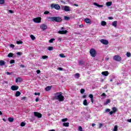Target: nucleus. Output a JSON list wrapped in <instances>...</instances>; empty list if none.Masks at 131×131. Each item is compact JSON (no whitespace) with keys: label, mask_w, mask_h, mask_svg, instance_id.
<instances>
[{"label":"nucleus","mask_w":131,"mask_h":131,"mask_svg":"<svg viewBox=\"0 0 131 131\" xmlns=\"http://www.w3.org/2000/svg\"><path fill=\"white\" fill-rule=\"evenodd\" d=\"M55 99L58 100L59 102L64 101V96L62 95V92H57L55 94Z\"/></svg>","instance_id":"obj_1"},{"label":"nucleus","mask_w":131,"mask_h":131,"mask_svg":"<svg viewBox=\"0 0 131 131\" xmlns=\"http://www.w3.org/2000/svg\"><path fill=\"white\" fill-rule=\"evenodd\" d=\"M47 19H49L51 22H62V18L59 17H47Z\"/></svg>","instance_id":"obj_2"},{"label":"nucleus","mask_w":131,"mask_h":131,"mask_svg":"<svg viewBox=\"0 0 131 131\" xmlns=\"http://www.w3.org/2000/svg\"><path fill=\"white\" fill-rule=\"evenodd\" d=\"M90 54L91 57H92L93 58H95V57H96V56L97 55V52L96 51V50H95V49L92 48L90 50Z\"/></svg>","instance_id":"obj_3"},{"label":"nucleus","mask_w":131,"mask_h":131,"mask_svg":"<svg viewBox=\"0 0 131 131\" xmlns=\"http://www.w3.org/2000/svg\"><path fill=\"white\" fill-rule=\"evenodd\" d=\"M51 9H55V10H60V5L56 4H52L51 5Z\"/></svg>","instance_id":"obj_4"},{"label":"nucleus","mask_w":131,"mask_h":131,"mask_svg":"<svg viewBox=\"0 0 131 131\" xmlns=\"http://www.w3.org/2000/svg\"><path fill=\"white\" fill-rule=\"evenodd\" d=\"M113 60L117 61V62H120V61L122 60V58H121V57L119 55H115L113 57Z\"/></svg>","instance_id":"obj_5"},{"label":"nucleus","mask_w":131,"mask_h":131,"mask_svg":"<svg viewBox=\"0 0 131 131\" xmlns=\"http://www.w3.org/2000/svg\"><path fill=\"white\" fill-rule=\"evenodd\" d=\"M33 20L34 22H35V23H40V22H41V17H38L36 18H34Z\"/></svg>","instance_id":"obj_6"},{"label":"nucleus","mask_w":131,"mask_h":131,"mask_svg":"<svg viewBox=\"0 0 131 131\" xmlns=\"http://www.w3.org/2000/svg\"><path fill=\"white\" fill-rule=\"evenodd\" d=\"M62 10H64L66 12H69L70 11V7L68 6H64L62 7Z\"/></svg>","instance_id":"obj_7"},{"label":"nucleus","mask_w":131,"mask_h":131,"mask_svg":"<svg viewBox=\"0 0 131 131\" xmlns=\"http://www.w3.org/2000/svg\"><path fill=\"white\" fill-rule=\"evenodd\" d=\"M34 116L37 117L38 118H41V117H42V115L38 112H34Z\"/></svg>","instance_id":"obj_8"},{"label":"nucleus","mask_w":131,"mask_h":131,"mask_svg":"<svg viewBox=\"0 0 131 131\" xmlns=\"http://www.w3.org/2000/svg\"><path fill=\"white\" fill-rule=\"evenodd\" d=\"M40 29H42L43 31H45V30H46V29H48V26L46 24H42L40 26Z\"/></svg>","instance_id":"obj_9"},{"label":"nucleus","mask_w":131,"mask_h":131,"mask_svg":"<svg viewBox=\"0 0 131 131\" xmlns=\"http://www.w3.org/2000/svg\"><path fill=\"white\" fill-rule=\"evenodd\" d=\"M100 42H101V43H102L103 45H105L109 44V41L104 39H102L101 40H100Z\"/></svg>","instance_id":"obj_10"},{"label":"nucleus","mask_w":131,"mask_h":131,"mask_svg":"<svg viewBox=\"0 0 131 131\" xmlns=\"http://www.w3.org/2000/svg\"><path fill=\"white\" fill-rule=\"evenodd\" d=\"M11 90L12 91H17L19 89V86H16V85H12L11 86Z\"/></svg>","instance_id":"obj_11"},{"label":"nucleus","mask_w":131,"mask_h":131,"mask_svg":"<svg viewBox=\"0 0 131 131\" xmlns=\"http://www.w3.org/2000/svg\"><path fill=\"white\" fill-rule=\"evenodd\" d=\"M84 21L88 24H92V20H91V19L90 18H85Z\"/></svg>","instance_id":"obj_12"},{"label":"nucleus","mask_w":131,"mask_h":131,"mask_svg":"<svg viewBox=\"0 0 131 131\" xmlns=\"http://www.w3.org/2000/svg\"><path fill=\"white\" fill-rule=\"evenodd\" d=\"M68 32V31L67 30H62V31H58V33H59V34H66Z\"/></svg>","instance_id":"obj_13"},{"label":"nucleus","mask_w":131,"mask_h":131,"mask_svg":"<svg viewBox=\"0 0 131 131\" xmlns=\"http://www.w3.org/2000/svg\"><path fill=\"white\" fill-rule=\"evenodd\" d=\"M89 98L91 99V101L92 104H94V95L93 94L89 95Z\"/></svg>","instance_id":"obj_14"},{"label":"nucleus","mask_w":131,"mask_h":131,"mask_svg":"<svg viewBox=\"0 0 131 131\" xmlns=\"http://www.w3.org/2000/svg\"><path fill=\"white\" fill-rule=\"evenodd\" d=\"M101 74L104 75V76H108L109 75V72L108 71H104L101 73Z\"/></svg>","instance_id":"obj_15"},{"label":"nucleus","mask_w":131,"mask_h":131,"mask_svg":"<svg viewBox=\"0 0 131 131\" xmlns=\"http://www.w3.org/2000/svg\"><path fill=\"white\" fill-rule=\"evenodd\" d=\"M23 81V80L21 79V78L18 77L17 78L15 79V82H22Z\"/></svg>","instance_id":"obj_16"},{"label":"nucleus","mask_w":131,"mask_h":131,"mask_svg":"<svg viewBox=\"0 0 131 131\" xmlns=\"http://www.w3.org/2000/svg\"><path fill=\"white\" fill-rule=\"evenodd\" d=\"M94 6H96V7H98V8H103V7H104V6L101 5H99L97 3H94Z\"/></svg>","instance_id":"obj_17"},{"label":"nucleus","mask_w":131,"mask_h":131,"mask_svg":"<svg viewBox=\"0 0 131 131\" xmlns=\"http://www.w3.org/2000/svg\"><path fill=\"white\" fill-rule=\"evenodd\" d=\"M51 89H52L51 86H48L45 88V91H46V92H49V91H51Z\"/></svg>","instance_id":"obj_18"},{"label":"nucleus","mask_w":131,"mask_h":131,"mask_svg":"<svg viewBox=\"0 0 131 131\" xmlns=\"http://www.w3.org/2000/svg\"><path fill=\"white\" fill-rule=\"evenodd\" d=\"M21 95V92L19 91H16L15 94V97H19V96Z\"/></svg>","instance_id":"obj_19"},{"label":"nucleus","mask_w":131,"mask_h":131,"mask_svg":"<svg viewBox=\"0 0 131 131\" xmlns=\"http://www.w3.org/2000/svg\"><path fill=\"white\" fill-rule=\"evenodd\" d=\"M6 64V62L4 60H0V66H4Z\"/></svg>","instance_id":"obj_20"},{"label":"nucleus","mask_w":131,"mask_h":131,"mask_svg":"<svg viewBox=\"0 0 131 131\" xmlns=\"http://www.w3.org/2000/svg\"><path fill=\"white\" fill-rule=\"evenodd\" d=\"M112 26H114V27H117V21L115 20L113 22Z\"/></svg>","instance_id":"obj_21"},{"label":"nucleus","mask_w":131,"mask_h":131,"mask_svg":"<svg viewBox=\"0 0 131 131\" xmlns=\"http://www.w3.org/2000/svg\"><path fill=\"white\" fill-rule=\"evenodd\" d=\"M111 100L109 99H106V102L104 103V105H108V104H110L111 103Z\"/></svg>","instance_id":"obj_22"},{"label":"nucleus","mask_w":131,"mask_h":131,"mask_svg":"<svg viewBox=\"0 0 131 131\" xmlns=\"http://www.w3.org/2000/svg\"><path fill=\"white\" fill-rule=\"evenodd\" d=\"M14 56V54H13L12 53H10L7 57H8V58H13V56Z\"/></svg>","instance_id":"obj_23"},{"label":"nucleus","mask_w":131,"mask_h":131,"mask_svg":"<svg viewBox=\"0 0 131 131\" xmlns=\"http://www.w3.org/2000/svg\"><path fill=\"white\" fill-rule=\"evenodd\" d=\"M63 126H66V127H68L69 126V122H64L63 123Z\"/></svg>","instance_id":"obj_24"},{"label":"nucleus","mask_w":131,"mask_h":131,"mask_svg":"<svg viewBox=\"0 0 131 131\" xmlns=\"http://www.w3.org/2000/svg\"><path fill=\"white\" fill-rule=\"evenodd\" d=\"M83 104L84 106H88V100L86 99L84 100Z\"/></svg>","instance_id":"obj_25"},{"label":"nucleus","mask_w":131,"mask_h":131,"mask_svg":"<svg viewBox=\"0 0 131 131\" xmlns=\"http://www.w3.org/2000/svg\"><path fill=\"white\" fill-rule=\"evenodd\" d=\"M106 5L107 7H110L112 5V2H108L106 3Z\"/></svg>","instance_id":"obj_26"},{"label":"nucleus","mask_w":131,"mask_h":131,"mask_svg":"<svg viewBox=\"0 0 131 131\" xmlns=\"http://www.w3.org/2000/svg\"><path fill=\"white\" fill-rule=\"evenodd\" d=\"M112 110H113V112L114 113H115V112H117V111H118L117 108H116L115 107H113Z\"/></svg>","instance_id":"obj_27"},{"label":"nucleus","mask_w":131,"mask_h":131,"mask_svg":"<svg viewBox=\"0 0 131 131\" xmlns=\"http://www.w3.org/2000/svg\"><path fill=\"white\" fill-rule=\"evenodd\" d=\"M8 121L9 122H13V121H14V118H8Z\"/></svg>","instance_id":"obj_28"},{"label":"nucleus","mask_w":131,"mask_h":131,"mask_svg":"<svg viewBox=\"0 0 131 131\" xmlns=\"http://www.w3.org/2000/svg\"><path fill=\"white\" fill-rule=\"evenodd\" d=\"M107 25V23H106V21H101L102 26H105V25Z\"/></svg>","instance_id":"obj_29"},{"label":"nucleus","mask_w":131,"mask_h":131,"mask_svg":"<svg viewBox=\"0 0 131 131\" xmlns=\"http://www.w3.org/2000/svg\"><path fill=\"white\" fill-rule=\"evenodd\" d=\"M75 77H77V78H79V77H80V74L78 73H76L75 75Z\"/></svg>","instance_id":"obj_30"},{"label":"nucleus","mask_w":131,"mask_h":131,"mask_svg":"<svg viewBox=\"0 0 131 131\" xmlns=\"http://www.w3.org/2000/svg\"><path fill=\"white\" fill-rule=\"evenodd\" d=\"M16 43H17V45H22V43H23V41L21 40L16 41Z\"/></svg>","instance_id":"obj_31"},{"label":"nucleus","mask_w":131,"mask_h":131,"mask_svg":"<svg viewBox=\"0 0 131 131\" xmlns=\"http://www.w3.org/2000/svg\"><path fill=\"white\" fill-rule=\"evenodd\" d=\"M118 129V126L117 125H115L114 128V131H117Z\"/></svg>","instance_id":"obj_32"},{"label":"nucleus","mask_w":131,"mask_h":131,"mask_svg":"<svg viewBox=\"0 0 131 131\" xmlns=\"http://www.w3.org/2000/svg\"><path fill=\"white\" fill-rule=\"evenodd\" d=\"M30 37L32 40H34L35 39V36H34L33 35H31Z\"/></svg>","instance_id":"obj_33"},{"label":"nucleus","mask_w":131,"mask_h":131,"mask_svg":"<svg viewBox=\"0 0 131 131\" xmlns=\"http://www.w3.org/2000/svg\"><path fill=\"white\" fill-rule=\"evenodd\" d=\"M55 38H51L50 40H49V42L50 43H53V41H54Z\"/></svg>","instance_id":"obj_34"},{"label":"nucleus","mask_w":131,"mask_h":131,"mask_svg":"<svg viewBox=\"0 0 131 131\" xmlns=\"http://www.w3.org/2000/svg\"><path fill=\"white\" fill-rule=\"evenodd\" d=\"M67 120H68V118H64V119H62L61 120V121H62V122H65L67 121Z\"/></svg>","instance_id":"obj_35"},{"label":"nucleus","mask_w":131,"mask_h":131,"mask_svg":"<svg viewBox=\"0 0 131 131\" xmlns=\"http://www.w3.org/2000/svg\"><path fill=\"white\" fill-rule=\"evenodd\" d=\"M25 125H26V123H24V122H22L20 123V126H25Z\"/></svg>","instance_id":"obj_36"},{"label":"nucleus","mask_w":131,"mask_h":131,"mask_svg":"<svg viewBox=\"0 0 131 131\" xmlns=\"http://www.w3.org/2000/svg\"><path fill=\"white\" fill-rule=\"evenodd\" d=\"M64 20H70V17H68V16H65L64 17Z\"/></svg>","instance_id":"obj_37"},{"label":"nucleus","mask_w":131,"mask_h":131,"mask_svg":"<svg viewBox=\"0 0 131 131\" xmlns=\"http://www.w3.org/2000/svg\"><path fill=\"white\" fill-rule=\"evenodd\" d=\"M126 56H127V57L129 58L130 57V56H131L130 52H127L126 53Z\"/></svg>","instance_id":"obj_38"},{"label":"nucleus","mask_w":131,"mask_h":131,"mask_svg":"<svg viewBox=\"0 0 131 131\" xmlns=\"http://www.w3.org/2000/svg\"><path fill=\"white\" fill-rule=\"evenodd\" d=\"M59 56L61 58H65V55L63 53H61V54H59Z\"/></svg>","instance_id":"obj_39"},{"label":"nucleus","mask_w":131,"mask_h":131,"mask_svg":"<svg viewBox=\"0 0 131 131\" xmlns=\"http://www.w3.org/2000/svg\"><path fill=\"white\" fill-rule=\"evenodd\" d=\"M54 50V48L53 47H48L49 51H53Z\"/></svg>","instance_id":"obj_40"},{"label":"nucleus","mask_w":131,"mask_h":131,"mask_svg":"<svg viewBox=\"0 0 131 131\" xmlns=\"http://www.w3.org/2000/svg\"><path fill=\"white\" fill-rule=\"evenodd\" d=\"M5 4V0H0V5H4Z\"/></svg>","instance_id":"obj_41"},{"label":"nucleus","mask_w":131,"mask_h":131,"mask_svg":"<svg viewBox=\"0 0 131 131\" xmlns=\"http://www.w3.org/2000/svg\"><path fill=\"white\" fill-rule=\"evenodd\" d=\"M48 58H49V56H47V55H44L42 56V58L45 59H48Z\"/></svg>","instance_id":"obj_42"},{"label":"nucleus","mask_w":131,"mask_h":131,"mask_svg":"<svg viewBox=\"0 0 131 131\" xmlns=\"http://www.w3.org/2000/svg\"><path fill=\"white\" fill-rule=\"evenodd\" d=\"M84 92H85V90H84V89H81V90H80V93H81V94H83V93H84Z\"/></svg>","instance_id":"obj_43"},{"label":"nucleus","mask_w":131,"mask_h":131,"mask_svg":"<svg viewBox=\"0 0 131 131\" xmlns=\"http://www.w3.org/2000/svg\"><path fill=\"white\" fill-rule=\"evenodd\" d=\"M48 14H50V11H46L44 12V15H48Z\"/></svg>","instance_id":"obj_44"},{"label":"nucleus","mask_w":131,"mask_h":131,"mask_svg":"<svg viewBox=\"0 0 131 131\" xmlns=\"http://www.w3.org/2000/svg\"><path fill=\"white\" fill-rule=\"evenodd\" d=\"M79 65H83V61L80 60L79 61Z\"/></svg>","instance_id":"obj_45"},{"label":"nucleus","mask_w":131,"mask_h":131,"mask_svg":"<svg viewBox=\"0 0 131 131\" xmlns=\"http://www.w3.org/2000/svg\"><path fill=\"white\" fill-rule=\"evenodd\" d=\"M34 95H35V96H40V93H34Z\"/></svg>","instance_id":"obj_46"},{"label":"nucleus","mask_w":131,"mask_h":131,"mask_svg":"<svg viewBox=\"0 0 131 131\" xmlns=\"http://www.w3.org/2000/svg\"><path fill=\"white\" fill-rule=\"evenodd\" d=\"M14 63H15V60H10V64H14Z\"/></svg>","instance_id":"obj_47"},{"label":"nucleus","mask_w":131,"mask_h":131,"mask_svg":"<svg viewBox=\"0 0 131 131\" xmlns=\"http://www.w3.org/2000/svg\"><path fill=\"white\" fill-rule=\"evenodd\" d=\"M111 111V110L110 108H106L105 110V112L107 113V112H110Z\"/></svg>","instance_id":"obj_48"},{"label":"nucleus","mask_w":131,"mask_h":131,"mask_svg":"<svg viewBox=\"0 0 131 131\" xmlns=\"http://www.w3.org/2000/svg\"><path fill=\"white\" fill-rule=\"evenodd\" d=\"M36 73H37V74H39V73H40V70H37Z\"/></svg>","instance_id":"obj_49"},{"label":"nucleus","mask_w":131,"mask_h":131,"mask_svg":"<svg viewBox=\"0 0 131 131\" xmlns=\"http://www.w3.org/2000/svg\"><path fill=\"white\" fill-rule=\"evenodd\" d=\"M108 19L109 20H113V17H112V16L108 17Z\"/></svg>","instance_id":"obj_50"},{"label":"nucleus","mask_w":131,"mask_h":131,"mask_svg":"<svg viewBox=\"0 0 131 131\" xmlns=\"http://www.w3.org/2000/svg\"><path fill=\"white\" fill-rule=\"evenodd\" d=\"M16 54L18 56H21V55H22V53H21V52H17Z\"/></svg>","instance_id":"obj_51"},{"label":"nucleus","mask_w":131,"mask_h":131,"mask_svg":"<svg viewBox=\"0 0 131 131\" xmlns=\"http://www.w3.org/2000/svg\"><path fill=\"white\" fill-rule=\"evenodd\" d=\"M6 74H7V75H11L12 74V73H10L9 72H6Z\"/></svg>","instance_id":"obj_52"},{"label":"nucleus","mask_w":131,"mask_h":131,"mask_svg":"<svg viewBox=\"0 0 131 131\" xmlns=\"http://www.w3.org/2000/svg\"><path fill=\"white\" fill-rule=\"evenodd\" d=\"M10 47L11 48H15V45H13V44H11V45H10Z\"/></svg>","instance_id":"obj_53"},{"label":"nucleus","mask_w":131,"mask_h":131,"mask_svg":"<svg viewBox=\"0 0 131 131\" xmlns=\"http://www.w3.org/2000/svg\"><path fill=\"white\" fill-rule=\"evenodd\" d=\"M9 12L10 13V14H13L14 13V11H13L12 10H9Z\"/></svg>","instance_id":"obj_54"},{"label":"nucleus","mask_w":131,"mask_h":131,"mask_svg":"<svg viewBox=\"0 0 131 131\" xmlns=\"http://www.w3.org/2000/svg\"><path fill=\"white\" fill-rule=\"evenodd\" d=\"M58 70H59L60 71H62V70H63V68H58Z\"/></svg>","instance_id":"obj_55"},{"label":"nucleus","mask_w":131,"mask_h":131,"mask_svg":"<svg viewBox=\"0 0 131 131\" xmlns=\"http://www.w3.org/2000/svg\"><path fill=\"white\" fill-rule=\"evenodd\" d=\"M35 101L36 102H38V101H39V98H38V97L36 98Z\"/></svg>","instance_id":"obj_56"},{"label":"nucleus","mask_w":131,"mask_h":131,"mask_svg":"<svg viewBox=\"0 0 131 131\" xmlns=\"http://www.w3.org/2000/svg\"><path fill=\"white\" fill-rule=\"evenodd\" d=\"M101 96H102V97H106V94H105V93H102V94L101 95Z\"/></svg>","instance_id":"obj_57"},{"label":"nucleus","mask_w":131,"mask_h":131,"mask_svg":"<svg viewBox=\"0 0 131 131\" xmlns=\"http://www.w3.org/2000/svg\"><path fill=\"white\" fill-rule=\"evenodd\" d=\"M20 67H21V68H25V66L23 65V64H21V65L20 66Z\"/></svg>","instance_id":"obj_58"},{"label":"nucleus","mask_w":131,"mask_h":131,"mask_svg":"<svg viewBox=\"0 0 131 131\" xmlns=\"http://www.w3.org/2000/svg\"><path fill=\"white\" fill-rule=\"evenodd\" d=\"M113 113H114L113 111L110 112V115H112Z\"/></svg>","instance_id":"obj_59"},{"label":"nucleus","mask_w":131,"mask_h":131,"mask_svg":"<svg viewBox=\"0 0 131 131\" xmlns=\"http://www.w3.org/2000/svg\"><path fill=\"white\" fill-rule=\"evenodd\" d=\"M26 99V97H23L21 98V100H25Z\"/></svg>","instance_id":"obj_60"},{"label":"nucleus","mask_w":131,"mask_h":131,"mask_svg":"<svg viewBox=\"0 0 131 131\" xmlns=\"http://www.w3.org/2000/svg\"><path fill=\"white\" fill-rule=\"evenodd\" d=\"M105 59H106V61H108L109 57H105Z\"/></svg>","instance_id":"obj_61"},{"label":"nucleus","mask_w":131,"mask_h":131,"mask_svg":"<svg viewBox=\"0 0 131 131\" xmlns=\"http://www.w3.org/2000/svg\"><path fill=\"white\" fill-rule=\"evenodd\" d=\"M128 122H130L131 123V118L130 119L127 120Z\"/></svg>","instance_id":"obj_62"},{"label":"nucleus","mask_w":131,"mask_h":131,"mask_svg":"<svg viewBox=\"0 0 131 131\" xmlns=\"http://www.w3.org/2000/svg\"><path fill=\"white\" fill-rule=\"evenodd\" d=\"M82 98H86V95H83Z\"/></svg>","instance_id":"obj_63"},{"label":"nucleus","mask_w":131,"mask_h":131,"mask_svg":"<svg viewBox=\"0 0 131 131\" xmlns=\"http://www.w3.org/2000/svg\"><path fill=\"white\" fill-rule=\"evenodd\" d=\"M96 125V124H95V123H93L92 124V126H95Z\"/></svg>","instance_id":"obj_64"}]
</instances>
